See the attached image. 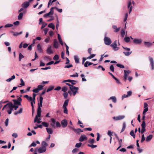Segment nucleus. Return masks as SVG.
Returning <instances> with one entry per match:
<instances>
[{
	"instance_id": "nucleus-1",
	"label": "nucleus",
	"mask_w": 154,
	"mask_h": 154,
	"mask_svg": "<svg viewBox=\"0 0 154 154\" xmlns=\"http://www.w3.org/2000/svg\"><path fill=\"white\" fill-rule=\"evenodd\" d=\"M50 125L52 128H60L61 127L60 123L58 121L56 122V119L54 118L51 119Z\"/></svg>"
},
{
	"instance_id": "nucleus-2",
	"label": "nucleus",
	"mask_w": 154,
	"mask_h": 154,
	"mask_svg": "<svg viewBox=\"0 0 154 154\" xmlns=\"http://www.w3.org/2000/svg\"><path fill=\"white\" fill-rule=\"evenodd\" d=\"M70 90H69L68 91V93L71 95H73L74 96L77 93L79 90V88L73 86L72 87H70Z\"/></svg>"
},
{
	"instance_id": "nucleus-3",
	"label": "nucleus",
	"mask_w": 154,
	"mask_h": 154,
	"mask_svg": "<svg viewBox=\"0 0 154 154\" xmlns=\"http://www.w3.org/2000/svg\"><path fill=\"white\" fill-rule=\"evenodd\" d=\"M43 98L42 97L40 96L39 98V103H38V107L37 109V112H41V107L42 106Z\"/></svg>"
},
{
	"instance_id": "nucleus-4",
	"label": "nucleus",
	"mask_w": 154,
	"mask_h": 154,
	"mask_svg": "<svg viewBox=\"0 0 154 154\" xmlns=\"http://www.w3.org/2000/svg\"><path fill=\"white\" fill-rule=\"evenodd\" d=\"M105 36L104 38V41L105 44L107 45H109L112 43V41L111 39L108 37H106V35H105Z\"/></svg>"
},
{
	"instance_id": "nucleus-5",
	"label": "nucleus",
	"mask_w": 154,
	"mask_h": 154,
	"mask_svg": "<svg viewBox=\"0 0 154 154\" xmlns=\"http://www.w3.org/2000/svg\"><path fill=\"white\" fill-rule=\"evenodd\" d=\"M122 48L125 50L128 51V52L124 51L123 52V53L126 56H129L132 53V51H129L130 50V49L129 48L125 47L123 46H122Z\"/></svg>"
},
{
	"instance_id": "nucleus-6",
	"label": "nucleus",
	"mask_w": 154,
	"mask_h": 154,
	"mask_svg": "<svg viewBox=\"0 0 154 154\" xmlns=\"http://www.w3.org/2000/svg\"><path fill=\"white\" fill-rule=\"evenodd\" d=\"M38 149V152L39 153H42L45 152L46 150V148L41 146L38 149L36 148L35 149V150L36 151Z\"/></svg>"
},
{
	"instance_id": "nucleus-7",
	"label": "nucleus",
	"mask_w": 154,
	"mask_h": 154,
	"mask_svg": "<svg viewBox=\"0 0 154 154\" xmlns=\"http://www.w3.org/2000/svg\"><path fill=\"white\" fill-rule=\"evenodd\" d=\"M125 117L124 116H117L113 117L112 119L115 121H119L122 120L124 119Z\"/></svg>"
},
{
	"instance_id": "nucleus-8",
	"label": "nucleus",
	"mask_w": 154,
	"mask_h": 154,
	"mask_svg": "<svg viewBox=\"0 0 154 154\" xmlns=\"http://www.w3.org/2000/svg\"><path fill=\"white\" fill-rule=\"evenodd\" d=\"M116 43L117 41L116 40L111 45V46L112 48L115 51L118 50L119 49V48L117 47Z\"/></svg>"
},
{
	"instance_id": "nucleus-9",
	"label": "nucleus",
	"mask_w": 154,
	"mask_h": 154,
	"mask_svg": "<svg viewBox=\"0 0 154 154\" xmlns=\"http://www.w3.org/2000/svg\"><path fill=\"white\" fill-rule=\"evenodd\" d=\"M149 61L150 62V65L151 66L152 68V70H153L154 69V63L152 57H149Z\"/></svg>"
},
{
	"instance_id": "nucleus-10",
	"label": "nucleus",
	"mask_w": 154,
	"mask_h": 154,
	"mask_svg": "<svg viewBox=\"0 0 154 154\" xmlns=\"http://www.w3.org/2000/svg\"><path fill=\"white\" fill-rule=\"evenodd\" d=\"M68 124L67 121L66 120L64 119L61 121V124L62 127L66 128Z\"/></svg>"
},
{
	"instance_id": "nucleus-11",
	"label": "nucleus",
	"mask_w": 154,
	"mask_h": 154,
	"mask_svg": "<svg viewBox=\"0 0 154 154\" xmlns=\"http://www.w3.org/2000/svg\"><path fill=\"white\" fill-rule=\"evenodd\" d=\"M52 46L51 45L50 46L47 50V53L48 54H51L53 53V52L51 49Z\"/></svg>"
},
{
	"instance_id": "nucleus-12",
	"label": "nucleus",
	"mask_w": 154,
	"mask_h": 154,
	"mask_svg": "<svg viewBox=\"0 0 154 154\" xmlns=\"http://www.w3.org/2000/svg\"><path fill=\"white\" fill-rule=\"evenodd\" d=\"M132 2L131 1H129L128 2V8L129 9V14H130L132 10V6L131 5Z\"/></svg>"
},
{
	"instance_id": "nucleus-13",
	"label": "nucleus",
	"mask_w": 154,
	"mask_h": 154,
	"mask_svg": "<svg viewBox=\"0 0 154 154\" xmlns=\"http://www.w3.org/2000/svg\"><path fill=\"white\" fill-rule=\"evenodd\" d=\"M59 45L57 39H55L54 41V47L56 48H57L59 47Z\"/></svg>"
},
{
	"instance_id": "nucleus-14",
	"label": "nucleus",
	"mask_w": 154,
	"mask_h": 154,
	"mask_svg": "<svg viewBox=\"0 0 154 154\" xmlns=\"http://www.w3.org/2000/svg\"><path fill=\"white\" fill-rule=\"evenodd\" d=\"M87 137L85 135H82L79 139V141L80 142H83L85 140H86L87 139Z\"/></svg>"
},
{
	"instance_id": "nucleus-15",
	"label": "nucleus",
	"mask_w": 154,
	"mask_h": 154,
	"mask_svg": "<svg viewBox=\"0 0 154 154\" xmlns=\"http://www.w3.org/2000/svg\"><path fill=\"white\" fill-rule=\"evenodd\" d=\"M29 5V2H24L22 5V6L23 8H26Z\"/></svg>"
},
{
	"instance_id": "nucleus-16",
	"label": "nucleus",
	"mask_w": 154,
	"mask_h": 154,
	"mask_svg": "<svg viewBox=\"0 0 154 154\" xmlns=\"http://www.w3.org/2000/svg\"><path fill=\"white\" fill-rule=\"evenodd\" d=\"M142 41L141 39H135L134 40V42L136 44H140L142 42Z\"/></svg>"
},
{
	"instance_id": "nucleus-17",
	"label": "nucleus",
	"mask_w": 154,
	"mask_h": 154,
	"mask_svg": "<svg viewBox=\"0 0 154 154\" xmlns=\"http://www.w3.org/2000/svg\"><path fill=\"white\" fill-rule=\"evenodd\" d=\"M37 49L38 51L40 53H42L43 51L42 47L40 44H38L37 46Z\"/></svg>"
},
{
	"instance_id": "nucleus-18",
	"label": "nucleus",
	"mask_w": 154,
	"mask_h": 154,
	"mask_svg": "<svg viewBox=\"0 0 154 154\" xmlns=\"http://www.w3.org/2000/svg\"><path fill=\"white\" fill-rule=\"evenodd\" d=\"M144 45L147 47L149 48L152 45L153 43H150L149 42H144Z\"/></svg>"
},
{
	"instance_id": "nucleus-19",
	"label": "nucleus",
	"mask_w": 154,
	"mask_h": 154,
	"mask_svg": "<svg viewBox=\"0 0 154 154\" xmlns=\"http://www.w3.org/2000/svg\"><path fill=\"white\" fill-rule=\"evenodd\" d=\"M41 112H37V115L35 116L34 119V122H36L38 119V117H40L41 116Z\"/></svg>"
},
{
	"instance_id": "nucleus-20",
	"label": "nucleus",
	"mask_w": 154,
	"mask_h": 154,
	"mask_svg": "<svg viewBox=\"0 0 154 154\" xmlns=\"http://www.w3.org/2000/svg\"><path fill=\"white\" fill-rule=\"evenodd\" d=\"M58 38L59 40V41L60 43V44L62 45H63V41L61 39V38L60 37V35L59 34H58Z\"/></svg>"
},
{
	"instance_id": "nucleus-21",
	"label": "nucleus",
	"mask_w": 154,
	"mask_h": 154,
	"mask_svg": "<svg viewBox=\"0 0 154 154\" xmlns=\"http://www.w3.org/2000/svg\"><path fill=\"white\" fill-rule=\"evenodd\" d=\"M74 131L75 132L77 133L78 134H79L81 132H83V130H81L80 128H77V129L75 128Z\"/></svg>"
},
{
	"instance_id": "nucleus-22",
	"label": "nucleus",
	"mask_w": 154,
	"mask_h": 154,
	"mask_svg": "<svg viewBox=\"0 0 154 154\" xmlns=\"http://www.w3.org/2000/svg\"><path fill=\"white\" fill-rule=\"evenodd\" d=\"M23 109L22 108H20L19 111H17L15 112L14 114L15 115H17L18 114H20L22 112Z\"/></svg>"
},
{
	"instance_id": "nucleus-23",
	"label": "nucleus",
	"mask_w": 154,
	"mask_h": 154,
	"mask_svg": "<svg viewBox=\"0 0 154 154\" xmlns=\"http://www.w3.org/2000/svg\"><path fill=\"white\" fill-rule=\"evenodd\" d=\"M112 100V101L114 103H115L116 102V98L115 96H112L110 97L109 99V100Z\"/></svg>"
},
{
	"instance_id": "nucleus-24",
	"label": "nucleus",
	"mask_w": 154,
	"mask_h": 154,
	"mask_svg": "<svg viewBox=\"0 0 154 154\" xmlns=\"http://www.w3.org/2000/svg\"><path fill=\"white\" fill-rule=\"evenodd\" d=\"M47 131L49 134H52L53 133V131L51 128H46Z\"/></svg>"
},
{
	"instance_id": "nucleus-25",
	"label": "nucleus",
	"mask_w": 154,
	"mask_h": 154,
	"mask_svg": "<svg viewBox=\"0 0 154 154\" xmlns=\"http://www.w3.org/2000/svg\"><path fill=\"white\" fill-rule=\"evenodd\" d=\"M42 146L46 148L48 146V143L45 141H43L41 143Z\"/></svg>"
},
{
	"instance_id": "nucleus-26",
	"label": "nucleus",
	"mask_w": 154,
	"mask_h": 154,
	"mask_svg": "<svg viewBox=\"0 0 154 154\" xmlns=\"http://www.w3.org/2000/svg\"><path fill=\"white\" fill-rule=\"evenodd\" d=\"M152 135L150 134L146 137V141L147 142L150 141L152 138Z\"/></svg>"
},
{
	"instance_id": "nucleus-27",
	"label": "nucleus",
	"mask_w": 154,
	"mask_h": 154,
	"mask_svg": "<svg viewBox=\"0 0 154 154\" xmlns=\"http://www.w3.org/2000/svg\"><path fill=\"white\" fill-rule=\"evenodd\" d=\"M74 59L75 62V63H79V59L78 57L76 56L75 55L74 56Z\"/></svg>"
},
{
	"instance_id": "nucleus-28",
	"label": "nucleus",
	"mask_w": 154,
	"mask_h": 154,
	"mask_svg": "<svg viewBox=\"0 0 154 154\" xmlns=\"http://www.w3.org/2000/svg\"><path fill=\"white\" fill-rule=\"evenodd\" d=\"M69 100V99L65 100L63 106V107H66L68 104Z\"/></svg>"
},
{
	"instance_id": "nucleus-29",
	"label": "nucleus",
	"mask_w": 154,
	"mask_h": 154,
	"mask_svg": "<svg viewBox=\"0 0 154 154\" xmlns=\"http://www.w3.org/2000/svg\"><path fill=\"white\" fill-rule=\"evenodd\" d=\"M112 28L115 29V32H117L119 31L120 28H117L116 26L113 25L112 26Z\"/></svg>"
},
{
	"instance_id": "nucleus-30",
	"label": "nucleus",
	"mask_w": 154,
	"mask_h": 154,
	"mask_svg": "<svg viewBox=\"0 0 154 154\" xmlns=\"http://www.w3.org/2000/svg\"><path fill=\"white\" fill-rule=\"evenodd\" d=\"M49 27L52 28L53 30L55 29V27L54 24L52 23L49 24L48 25Z\"/></svg>"
},
{
	"instance_id": "nucleus-31",
	"label": "nucleus",
	"mask_w": 154,
	"mask_h": 154,
	"mask_svg": "<svg viewBox=\"0 0 154 154\" xmlns=\"http://www.w3.org/2000/svg\"><path fill=\"white\" fill-rule=\"evenodd\" d=\"M124 75L128 76L129 74L131 73V72L130 70H124Z\"/></svg>"
},
{
	"instance_id": "nucleus-32",
	"label": "nucleus",
	"mask_w": 154,
	"mask_h": 154,
	"mask_svg": "<svg viewBox=\"0 0 154 154\" xmlns=\"http://www.w3.org/2000/svg\"><path fill=\"white\" fill-rule=\"evenodd\" d=\"M24 97L26 98L29 101H32V97H29L27 95H26L24 96Z\"/></svg>"
},
{
	"instance_id": "nucleus-33",
	"label": "nucleus",
	"mask_w": 154,
	"mask_h": 154,
	"mask_svg": "<svg viewBox=\"0 0 154 154\" xmlns=\"http://www.w3.org/2000/svg\"><path fill=\"white\" fill-rule=\"evenodd\" d=\"M23 14L22 12H20L18 16V19L19 20H21L23 18Z\"/></svg>"
},
{
	"instance_id": "nucleus-34",
	"label": "nucleus",
	"mask_w": 154,
	"mask_h": 154,
	"mask_svg": "<svg viewBox=\"0 0 154 154\" xmlns=\"http://www.w3.org/2000/svg\"><path fill=\"white\" fill-rule=\"evenodd\" d=\"M54 87L53 86H50L49 87L47 90L46 92H48L54 89Z\"/></svg>"
},
{
	"instance_id": "nucleus-35",
	"label": "nucleus",
	"mask_w": 154,
	"mask_h": 154,
	"mask_svg": "<svg viewBox=\"0 0 154 154\" xmlns=\"http://www.w3.org/2000/svg\"><path fill=\"white\" fill-rule=\"evenodd\" d=\"M126 127V124L125 122H123V126L122 128V129L121 131L120 132L121 133L122 132L125 130Z\"/></svg>"
},
{
	"instance_id": "nucleus-36",
	"label": "nucleus",
	"mask_w": 154,
	"mask_h": 154,
	"mask_svg": "<svg viewBox=\"0 0 154 154\" xmlns=\"http://www.w3.org/2000/svg\"><path fill=\"white\" fill-rule=\"evenodd\" d=\"M126 127V124L125 122H123V126L122 128V129L121 131L120 132L121 133L122 132L125 130Z\"/></svg>"
},
{
	"instance_id": "nucleus-37",
	"label": "nucleus",
	"mask_w": 154,
	"mask_h": 154,
	"mask_svg": "<svg viewBox=\"0 0 154 154\" xmlns=\"http://www.w3.org/2000/svg\"><path fill=\"white\" fill-rule=\"evenodd\" d=\"M24 56L21 53H20L19 55V61H20L21 59L24 58Z\"/></svg>"
},
{
	"instance_id": "nucleus-38",
	"label": "nucleus",
	"mask_w": 154,
	"mask_h": 154,
	"mask_svg": "<svg viewBox=\"0 0 154 154\" xmlns=\"http://www.w3.org/2000/svg\"><path fill=\"white\" fill-rule=\"evenodd\" d=\"M88 142L90 144H93L95 142V140L94 139L91 138L88 140Z\"/></svg>"
},
{
	"instance_id": "nucleus-39",
	"label": "nucleus",
	"mask_w": 154,
	"mask_h": 154,
	"mask_svg": "<svg viewBox=\"0 0 154 154\" xmlns=\"http://www.w3.org/2000/svg\"><path fill=\"white\" fill-rule=\"evenodd\" d=\"M63 112L66 114H67L68 113V111L66 107H63Z\"/></svg>"
},
{
	"instance_id": "nucleus-40",
	"label": "nucleus",
	"mask_w": 154,
	"mask_h": 154,
	"mask_svg": "<svg viewBox=\"0 0 154 154\" xmlns=\"http://www.w3.org/2000/svg\"><path fill=\"white\" fill-rule=\"evenodd\" d=\"M130 41V38L128 37H127L124 38V41L126 43L129 42Z\"/></svg>"
},
{
	"instance_id": "nucleus-41",
	"label": "nucleus",
	"mask_w": 154,
	"mask_h": 154,
	"mask_svg": "<svg viewBox=\"0 0 154 154\" xmlns=\"http://www.w3.org/2000/svg\"><path fill=\"white\" fill-rule=\"evenodd\" d=\"M59 59L58 55L56 54L53 58V59L54 60H57Z\"/></svg>"
},
{
	"instance_id": "nucleus-42",
	"label": "nucleus",
	"mask_w": 154,
	"mask_h": 154,
	"mask_svg": "<svg viewBox=\"0 0 154 154\" xmlns=\"http://www.w3.org/2000/svg\"><path fill=\"white\" fill-rule=\"evenodd\" d=\"M82 144V143L81 142L77 143L76 144L75 146L76 148H79L81 146Z\"/></svg>"
},
{
	"instance_id": "nucleus-43",
	"label": "nucleus",
	"mask_w": 154,
	"mask_h": 154,
	"mask_svg": "<svg viewBox=\"0 0 154 154\" xmlns=\"http://www.w3.org/2000/svg\"><path fill=\"white\" fill-rule=\"evenodd\" d=\"M63 96L64 98L65 99H66L68 97V93L67 92H65L63 94Z\"/></svg>"
},
{
	"instance_id": "nucleus-44",
	"label": "nucleus",
	"mask_w": 154,
	"mask_h": 154,
	"mask_svg": "<svg viewBox=\"0 0 154 154\" xmlns=\"http://www.w3.org/2000/svg\"><path fill=\"white\" fill-rule=\"evenodd\" d=\"M116 81V83L118 85H122V83L116 77L114 79Z\"/></svg>"
},
{
	"instance_id": "nucleus-45",
	"label": "nucleus",
	"mask_w": 154,
	"mask_h": 154,
	"mask_svg": "<svg viewBox=\"0 0 154 154\" xmlns=\"http://www.w3.org/2000/svg\"><path fill=\"white\" fill-rule=\"evenodd\" d=\"M13 26V24H10V23H8L5 25L4 27L5 28H8V27H12Z\"/></svg>"
},
{
	"instance_id": "nucleus-46",
	"label": "nucleus",
	"mask_w": 154,
	"mask_h": 154,
	"mask_svg": "<svg viewBox=\"0 0 154 154\" xmlns=\"http://www.w3.org/2000/svg\"><path fill=\"white\" fill-rule=\"evenodd\" d=\"M88 146L89 147H91L92 148H94L97 147V145H94L93 144H88Z\"/></svg>"
},
{
	"instance_id": "nucleus-47",
	"label": "nucleus",
	"mask_w": 154,
	"mask_h": 154,
	"mask_svg": "<svg viewBox=\"0 0 154 154\" xmlns=\"http://www.w3.org/2000/svg\"><path fill=\"white\" fill-rule=\"evenodd\" d=\"M67 90V88L66 86H64L63 87L62 89V91L65 92H66Z\"/></svg>"
},
{
	"instance_id": "nucleus-48",
	"label": "nucleus",
	"mask_w": 154,
	"mask_h": 154,
	"mask_svg": "<svg viewBox=\"0 0 154 154\" xmlns=\"http://www.w3.org/2000/svg\"><path fill=\"white\" fill-rule=\"evenodd\" d=\"M130 134L134 138L135 137V135L134 133V131L133 130H132L131 131L130 133Z\"/></svg>"
},
{
	"instance_id": "nucleus-49",
	"label": "nucleus",
	"mask_w": 154,
	"mask_h": 154,
	"mask_svg": "<svg viewBox=\"0 0 154 154\" xmlns=\"http://www.w3.org/2000/svg\"><path fill=\"white\" fill-rule=\"evenodd\" d=\"M42 124L43 126L46 127H48L49 126L48 123L46 122H42Z\"/></svg>"
},
{
	"instance_id": "nucleus-50",
	"label": "nucleus",
	"mask_w": 154,
	"mask_h": 154,
	"mask_svg": "<svg viewBox=\"0 0 154 154\" xmlns=\"http://www.w3.org/2000/svg\"><path fill=\"white\" fill-rule=\"evenodd\" d=\"M7 106H8L9 108H13V104L11 102H10L8 104H7Z\"/></svg>"
},
{
	"instance_id": "nucleus-51",
	"label": "nucleus",
	"mask_w": 154,
	"mask_h": 154,
	"mask_svg": "<svg viewBox=\"0 0 154 154\" xmlns=\"http://www.w3.org/2000/svg\"><path fill=\"white\" fill-rule=\"evenodd\" d=\"M43 86L42 85H38L37 88L39 90V91H40L43 89Z\"/></svg>"
},
{
	"instance_id": "nucleus-52",
	"label": "nucleus",
	"mask_w": 154,
	"mask_h": 154,
	"mask_svg": "<svg viewBox=\"0 0 154 154\" xmlns=\"http://www.w3.org/2000/svg\"><path fill=\"white\" fill-rule=\"evenodd\" d=\"M96 55L95 54H91V55L87 57V59H90L94 57Z\"/></svg>"
},
{
	"instance_id": "nucleus-53",
	"label": "nucleus",
	"mask_w": 154,
	"mask_h": 154,
	"mask_svg": "<svg viewBox=\"0 0 154 154\" xmlns=\"http://www.w3.org/2000/svg\"><path fill=\"white\" fill-rule=\"evenodd\" d=\"M113 132H112L111 131L109 130L108 131L107 135L109 137H111L112 135Z\"/></svg>"
},
{
	"instance_id": "nucleus-54",
	"label": "nucleus",
	"mask_w": 154,
	"mask_h": 154,
	"mask_svg": "<svg viewBox=\"0 0 154 154\" xmlns=\"http://www.w3.org/2000/svg\"><path fill=\"white\" fill-rule=\"evenodd\" d=\"M121 35L122 37H123L125 35V32L123 29H122L121 30Z\"/></svg>"
},
{
	"instance_id": "nucleus-55",
	"label": "nucleus",
	"mask_w": 154,
	"mask_h": 154,
	"mask_svg": "<svg viewBox=\"0 0 154 154\" xmlns=\"http://www.w3.org/2000/svg\"><path fill=\"white\" fill-rule=\"evenodd\" d=\"M116 66L118 67H120L121 68H125V66L124 65H122V64H119V63H118L116 64Z\"/></svg>"
},
{
	"instance_id": "nucleus-56",
	"label": "nucleus",
	"mask_w": 154,
	"mask_h": 154,
	"mask_svg": "<svg viewBox=\"0 0 154 154\" xmlns=\"http://www.w3.org/2000/svg\"><path fill=\"white\" fill-rule=\"evenodd\" d=\"M145 137L144 136V135L143 134L142 136V138L141 140V142L142 143H143L144 140H145Z\"/></svg>"
},
{
	"instance_id": "nucleus-57",
	"label": "nucleus",
	"mask_w": 154,
	"mask_h": 154,
	"mask_svg": "<svg viewBox=\"0 0 154 154\" xmlns=\"http://www.w3.org/2000/svg\"><path fill=\"white\" fill-rule=\"evenodd\" d=\"M81 77L82 78V81H86V79H85V75L83 74H82L81 75Z\"/></svg>"
},
{
	"instance_id": "nucleus-58",
	"label": "nucleus",
	"mask_w": 154,
	"mask_h": 154,
	"mask_svg": "<svg viewBox=\"0 0 154 154\" xmlns=\"http://www.w3.org/2000/svg\"><path fill=\"white\" fill-rule=\"evenodd\" d=\"M69 82L71 83L72 85H75L77 83V81L73 80H70Z\"/></svg>"
},
{
	"instance_id": "nucleus-59",
	"label": "nucleus",
	"mask_w": 154,
	"mask_h": 154,
	"mask_svg": "<svg viewBox=\"0 0 154 154\" xmlns=\"http://www.w3.org/2000/svg\"><path fill=\"white\" fill-rule=\"evenodd\" d=\"M128 13H126L125 14V17L124 20V22H126L127 21V18L128 17Z\"/></svg>"
},
{
	"instance_id": "nucleus-60",
	"label": "nucleus",
	"mask_w": 154,
	"mask_h": 154,
	"mask_svg": "<svg viewBox=\"0 0 154 154\" xmlns=\"http://www.w3.org/2000/svg\"><path fill=\"white\" fill-rule=\"evenodd\" d=\"M20 81L21 82V83L20 85L21 86H23L25 85V83L23 81L22 79H20Z\"/></svg>"
},
{
	"instance_id": "nucleus-61",
	"label": "nucleus",
	"mask_w": 154,
	"mask_h": 154,
	"mask_svg": "<svg viewBox=\"0 0 154 154\" xmlns=\"http://www.w3.org/2000/svg\"><path fill=\"white\" fill-rule=\"evenodd\" d=\"M79 151V149L77 148H75L72 151V153H76Z\"/></svg>"
},
{
	"instance_id": "nucleus-62",
	"label": "nucleus",
	"mask_w": 154,
	"mask_h": 154,
	"mask_svg": "<svg viewBox=\"0 0 154 154\" xmlns=\"http://www.w3.org/2000/svg\"><path fill=\"white\" fill-rule=\"evenodd\" d=\"M51 59L48 56H45L44 57V60L46 61L50 60Z\"/></svg>"
},
{
	"instance_id": "nucleus-63",
	"label": "nucleus",
	"mask_w": 154,
	"mask_h": 154,
	"mask_svg": "<svg viewBox=\"0 0 154 154\" xmlns=\"http://www.w3.org/2000/svg\"><path fill=\"white\" fill-rule=\"evenodd\" d=\"M36 143L35 142H32L31 144L29 146V147H31L32 146H34L35 147L36 146Z\"/></svg>"
},
{
	"instance_id": "nucleus-64",
	"label": "nucleus",
	"mask_w": 154,
	"mask_h": 154,
	"mask_svg": "<svg viewBox=\"0 0 154 154\" xmlns=\"http://www.w3.org/2000/svg\"><path fill=\"white\" fill-rule=\"evenodd\" d=\"M141 127L142 128H145L146 127V123L145 121H143L142 122V124H141Z\"/></svg>"
}]
</instances>
